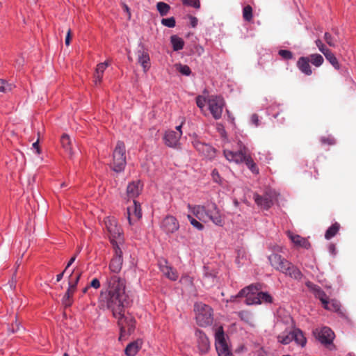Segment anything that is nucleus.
<instances>
[{
  "label": "nucleus",
  "instance_id": "f257e3e1",
  "mask_svg": "<svg viewBox=\"0 0 356 356\" xmlns=\"http://www.w3.org/2000/svg\"><path fill=\"white\" fill-rule=\"evenodd\" d=\"M125 289V280L112 275L107 277L106 282L103 284L98 298L99 307L111 310L113 317L118 320L121 336L126 334L128 320L131 317L130 315L124 314V302L127 300Z\"/></svg>",
  "mask_w": 356,
  "mask_h": 356
},
{
  "label": "nucleus",
  "instance_id": "f03ea898",
  "mask_svg": "<svg viewBox=\"0 0 356 356\" xmlns=\"http://www.w3.org/2000/svg\"><path fill=\"white\" fill-rule=\"evenodd\" d=\"M189 211L200 221L208 222L211 221L214 225L222 227L224 225L223 216L217 205L213 203H208L206 205H188Z\"/></svg>",
  "mask_w": 356,
  "mask_h": 356
},
{
  "label": "nucleus",
  "instance_id": "7ed1b4c3",
  "mask_svg": "<svg viewBox=\"0 0 356 356\" xmlns=\"http://www.w3.org/2000/svg\"><path fill=\"white\" fill-rule=\"evenodd\" d=\"M270 265L277 270L295 280H301L302 274L293 264L277 254H272L268 257Z\"/></svg>",
  "mask_w": 356,
  "mask_h": 356
},
{
  "label": "nucleus",
  "instance_id": "20e7f679",
  "mask_svg": "<svg viewBox=\"0 0 356 356\" xmlns=\"http://www.w3.org/2000/svg\"><path fill=\"white\" fill-rule=\"evenodd\" d=\"M126 148L123 142L118 141L113 152L111 168L116 172L124 171L126 166Z\"/></svg>",
  "mask_w": 356,
  "mask_h": 356
},
{
  "label": "nucleus",
  "instance_id": "39448f33",
  "mask_svg": "<svg viewBox=\"0 0 356 356\" xmlns=\"http://www.w3.org/2000/svg\"><path fill=\"white\" fill-rule=\"evenodd\" d=\"M106 229L109 234V238L113 247H120L124 241L121 228L118 225L116 219L113 217H106L104 220Z\"/></svg>",
  "mask_w": 356,
  "mask_h": 356
},
{
  "label": "nucleus",
  "instance_id": "423d86ee",
  "mask_svg": "<svg viewBox=\"0 0 356 356\" xmlns=\"http://www.w3.org/2000/svg\"><path fill=\"white\" fill-rule=\"evenodd\" d=\"M194 311L197 323L202 327L209 325L213 322V313L211 308L202 302L195 304Z\"/></svg>",
  "mask_w": 356,
  "mask_h": 356
},
{
  "label": "nucleus",
  "instance_id": "0eeeda50",
  "mask_svg": "<svg viewBox=\"0 0 356 356\" xmlns=\"http://www.w3.org/2000/svg\"><path fill=\"white\" fill-rule=\"evenodd\" d=\"M215 346L218 356H234L222 327H218L216 330Z\"/></svg>",
  "mask_w": 356,
  "mask_h": 356
},
{
  "label": "nucleus",
  "instance_id": "6e6552de",
  "mask_svg": "<svg viewBox=\"0 0 356 356\" xmlns=\"http://www.w3.org/2000/svg\"><path fill=\"white\" fill-rule=\"evenodd\" d=\"M277 194L272 189H268L264 195L257 193L254 194L253 199L259 207L267 210L272 207L277 200Z\"/></svg>",
  "mask_w": 356,
  "mask_h": 356
},
{
  "label": "nucleus",
  "instance_id": "1a4fd4ad",
  "mask_svg": "<svg viewBox=\"0 0 356 356\" xmlns=\"http://www.w3.org/2000/svg\"><path fill=\"white\" fill-rule=\"evenodd\" d=\"M115 254L113 257V259L111 260L108 268L111 271V273H115L113 275H107L106 277V280L107 277L112 276V275H117L120 277H121L118 274L121 271L123 264V258H122V251L121 250L119 246L113 247ZM106 282H104V284Z\"/></svg>",
  "mask_w": 356,
  "mask_h": 356
},
{
  "label": "nucleus",
  "instance_id": "9d476101",
  "mask_svg": "<svg viewBox=\"0 0 356 356\" xmlns=\"http://www.w3.org/2000/svg\"><path fill=\"white\" fill-rule=\"evenodd\" d=\"M207 104L212 116L216 120L220 119L225 105L223 99L219 96H211L209 98Z\"/></svg>",
  "mask_w": 356,
  "mask_h": 356
},
{
  "label": "nucleus",
  "instance_id": "9b49d317",
  "mask_svg": "<svg viewBox=\"0 0 356 356\" xmlns=\"http://www.w3.org/2000/svg\"><path fill=\"white\" fill-rule=\"evenodd\" d=\"M258 289L253 285L248 286L239 291L238 297H245V302L246 305H259V299H258Z\"/></svg>",
  "mask_w": 356,
  "mask_h": 356
},
{
  "label": "nucleus",
  "instance_id": "f8f14e48",
  "mask_svg": "<svg viewBox=\"0 0 356 356\" xmlns=\"http://www.w3.org/2000/svg\"><path fill=\"white\" fill-rule=\"evenodd\" d=\"M314 337L321 343L330 344L334 339V334L328 327L316 328L313 331Z\"/></svg>",
  "mask_w": 356,
  "mask_h": 356
},
{
  "label": "nucleus",
  "instance_id": "ddd939ff",
  "mask_svg": "<svg viewBox=\"0 0 356 356\" xmlns=\"http://www.w3.org/2000/svg\"><path fill=\"white\" fill-rule=\"evenodd\" d=\"M161 227L166 234H172L179 229V224L176 218L168 216L163 220Z\"/></svg>",
  "mask_w": 356,
  "mask_h": 356
},
{
  "label": "nucleus",
  "instance_id": "4468645a",
  "mask_svg": "<svg viewBox=\"0 0 356 356\" xmlns=\"http://www.w3.org/2000/svg\"><path fill=\"white\" fill-rule=\"evenodd\" d=\"M181 135L182 131H167L163 136L164 143L170 147H177L179 145V139Z\"/></svg>",
  "mask_w": 356,
  "mask_h": 356
},
{
  "label": "nucleus",
  "instance_id": "2eb2a0df",
  "mask_svg": "<svg viewBox=\"0 0 356 356\" xmlns=\"http://www.w3.org/2000/svg\"><path fill=\"white\" fill-rule=\"evenodd\" d=\"M142 217L140 204L136 200H134L133 207L127 209V218L131 226H134L135 222L138 221Z\"/></svg>",
  "mask_w": 356,
  "mask_h": 356
},
{
  "label": "nucleus",
  "instance_id": "dca6fc26",
  "mask_svg": "<svg viewBox=\"0 0 356 356\" xmlns=\"http://www.w3.org/2000/svg\"><path fill=\"white\" fill-rule=\"evenodd\" d=\"M195 337L197 338V343L199 352L201 354L207 353L210 348V342L206 334L201 330L195 332Z\"/></svg>",
  "mask_w": 356,
  "mask_h": 356
},
{
  "label": "nucleus",
  "instance_id": "f3484780",
  "mask_svg": "<svg viewBox=\"0 0 356 356\" xmlns=\"http://www.w3.org/2000/svg\"><path fill=\"white\" fill-rule=\"evenodd\" d=\"M286 234L296 248H302L305 249H309L310 248V243L306 238L302 237L301 236L294 234L291 231H288Z\"/></svg>",
  "mask_w": 356,
  "mask_h": 356
},
{
  "label": "nucleus",
  "instance_id": "a211bd4d",
  "mask_svg": "<svg viewBox=\"0 0 356 356\" xmlns=\"http://www.w3.org/2000/svg\"><path fill=\"white\" fill-rule=\"evenodd\" d=\"M223 152L225 157L229 162L240 163L243 162L245 159V154L242 150L234 152L228 149H224Z\"/></svg>",
  "mask_w": 356,
  "mask_h": 356
},
{
  "label": "nucleus",
  "instance_id": "6ab92c4d",
  "mask_svg": "<svg viewBox=\"0 0 356 356\" xmlns=\"http://www.w3.org/2000/svg\"><path fill=\"white\" fill-rule=\"evenodd\" d=\"M143 189V184L140 181H134L129 183L127 187V195L129 198H136Z\"/></svg>",
  "mask_w": 356,
  "mask_h": 356
},
{
  "label": "nucleus",
  "instance_id": "aec40b11",
  "mask_svg": "<svg viewBox=\"0 0 356 356\" xmlns=\"http://www.w3.org/2000/svg\"><path fill=\"white\" fill-rule=\"evenodd\" d=\"M61 145L65 152L69 154L70 157L72 158L74 154L73 149L75 141L72 139L69 135L64 134L60 138Z\"/></svg>",
  "mask_w": 356,
  "mask_h": 356
},
{
  "label": "nucleus",
  "instance_id": "412c9836",
  "mask_svg": "<svg viewBox=\"0 0 356 356\" xmlns=\"http://www.w3.org/2000/svg\"><path fill=\"white\" fill-rule=\"evenodd\" d=\"M143 345L141 339H137L134 341L129 343L125 348L124 353L127 356H135Z\"/></svg>",
  "mask_w": 356,
  "mask_h": 356
},
{
  "label": "nucleus",
  "instance_id": "4be33fe9",
  "mask_svg": "<svg viewBox=\"0 0 356 356\" xmlns=\"http://www.w3.org/2000/svg\"><path fill=\"white\" fill-rule=\"evenodd\" d=\"M160 269L163 274L168 279L173 281L177 280L178 274L177 271L172 269V268L170 266H168L166 261H164L163 264H160Z\"/></svg>",
  "mask_w": 356,
  "mask_h": 356
},
{
  "label": "nucleus",
  "instance_id": "5701e85b",
  "mask_svg": "<svg viewBox=\"0 0 356 356\" xmlns=\"http://www.w3.org/2000/svg\"><path fill=\"white\" fill-rule=\"evenodd\" d=\"M297 67L300 71L305 75L309 76L312 74V70L309 65V58L308 57H300L297 62Z\"/></svg>",
  "mask_w": 356,
  "mask_h": 356
},
{
  "label": "nucleus",
  "instance_id": "b1692460",
  "mask_svg": "<svg viewBox=\"0 0 356 356\" xmlns=\"http://www.w3.org/2000/svg\"><path fill=\"white\" fill-rule=\"evenodd\" d=\"M293 341L300 346L301 348H304L307 343V339L305 337L302 331L299 328H294L292 330Z\"/></svg>",
  "mask_w": 356,
  "mask_h": 356
},
{
  "label": "nucleus",
  "instance_id": "393cba45",
  "mask_svg": "<svg viewBox=\"0 0 356 356\" xmlns=\"http://www.w3.org/2000/svg\"><path fill=\"white\" fill-rule=\"evenodd\" d=\"M138 61L142 66L143 71L147 72L150 67V58L148 53L144 51H138Z\"/></svg>",
  "mask_w": 356,
  "mask_h": 356
},
{
  "label": "nucleus",
  "instance_id": "a878e982",
  "mask_svg": "<svg viewBox=\"0 0 356 356\" xmlns=\"http://www.w3.org/2000/svg\"><path fill=\"white\" fill-rule=\"evenodd\" d=\"M307 285L313 291L315 297L321 301L322 304H324V302L327 300L326 294L319 286H316L311 282H308Z\"/></svg>",
  "mask_w": 356,
  "mask_h": 356
},
{
  "label": "nucleus",
  "instance_id": "bb28decb",
  "mask_svg": "<svg viewBox=\"0 0 356 356\" xmlns=\"http://www.w3.org/2000/svg\"><path fill=\"white\" fill-rule=\"evenodd\" d=\"M202 282L207 288H209L216 283V275L211 272H209L207 268H204Z\"/></svg>",
  "mask_w": 356,
  "mask_h": 356
},
{
  "label": "nucleus",
  "instance_id": "cd10ccee",
  "mask_svg": "<svg viewBox=\"0 0 356 356\" xmlns=\"http://www.w3.org/2000/svg\"><path fill=\"white\" fill-rule=\"evenodd\" d=\"M108 66L107 62L101 63L97 65L95 73V83L97 85L102 81L104 72Z\"/></svg>",
  "mask_w": 356,
  "mask_h": 356
},
{
  "label": "nucleus",
  "instance_id": "c85d7f7f",
  "mask_svg": "<svg viewBox=\"0 0 356 356\" xmlns=\"http://www.w3.org/2000/svg\"><path fill=\"white\" fill-rule=\"evenodd\" d=\"M277 339V341L283 345L289 344L293 341L292 330L280 333Z\"/></svg>",
  "mask_w": 356,
  "mask_h": 356
},
{
  "label": "nucleus",
  "instance_id": "c756f323",
  "mask_svg": "<svg viewBox=\"0 0 356 356\" xmlns=\"http://www.w3.org/2000/svg\"><path fill=\"white\" fill-rule=\"evenodd\" d=\"M170 42L174 51H179L184 48V42L182 38L177 35H172L170 38Z\"/></svg>",
  "mask_w": 356,
  "mask_h": 356
},
{
  "label": "nucleus",
  "instance_id": "7c9ffc66",
  "mask_svg": "<svg viewBox=\"0 0 356 356\" xmlns=\"http://www.w3.org/2000/svg\"><path fill=\"white\" fill-rule=\"evenodd\" d=\"M248 260V255L246 251L241 248L238 250L236 262L238 266L244 265Z\"/></svg>",
  "mask_w": 356,
  "mask_h": 356
},
{
  "label": "nucleus",
  "instance_id": "2f4dec72",
  "mask_svg": "<svg viewBox=\"0 0 356 356\" xmlns=\"http://www.w3.org/2000/svg\"><path fill=\"white\" fill-rule=\"evenodd\" d=\"M323 307L325 309L332 312H339L340 309V303L336 300H327L324 302Z\"/></svg>",
  "mask_w": 356,
  "mask_h": 356
},
{
  "label": "nucleus",
  "instance_id": "473e14b6",
  "mask_svg": "<svg viewBox=\"0 0 356 356\" xmlns=\"http://www.w3.org/2000/svg\"><path fill=\"white\" fill-rule=\"evenodd\" d=\"M323 55L325 56V58L330 62V63L336 70H339L340 65L338 62V60L336 58V56L334 55V54H332L330 49L327 52H324Z\"/></svg>",
  "mask_w": 356,
  "mask_h": 356
},
{
  "label": "nucleus",
  "instance_id": "72a5a7b5",
  "mask_svg": "<svg viewBox=\"0 0 356 356\" xmlns=\"http://www.w3.org/2000/svg\"><path fill=\"white\" fill-rule=\"evenodd\" d=\"M340 225L339 223L335 222L332 226H330L325 234V237L326 239L329 240L334 237L339 229Z\"/></svg>",
  "mask_w": 356,
  "mask_h": 356
},
{
  "label": "nucleus",
  "instance_id": "f704fd0d",
  "mask_svg": "<svg viewBox=\"0 0 356 356\" xmlns=\"http://www.w3.org/2000/svg\"><path fill=\"white\" fill-rule=\"evenodd\" d=\"M309 61L315 67H320L324 61L323 56L318 54H313L309 56Z\"/></svg>",
  "mask_w": 356,
  "mask_h": 356
},
{
  "label": "nucleus",
  "instance_id": "c9c22d12",
  "mask_svg": "<svg viewBox=\"0 0 356 356\" xmlns=\"http://www.w3.org/2000/svg\"><path fill=\"white\" fill-rule=\"evenodd\" d=\"M243 162L245 163L247 167L252 171V172L254 174L259 173V169L250 156H247L245 155V159Z\"/></svg>",
  "mask_w": 356,
  "mask_h": 356
},
{
  "label": "nucleus",
  "instance_id": "e433bc0d",
  "mask_svg": "<svg viewBox=\"0 0 356 356\" xmlns=\"http://www.w3.org/2000/svg\"><path fill=\"white\" fill-rule=\"evenodd\" d=\"M156 8L161 16L166 15L170 10V6L164 2H158L156 4Z\"/></svg>",
  "mask_w": 356,
  "mask_h": 356
},
{
  "label": "nucleus",
  "instance_id": "4c0bfd02",
  "mask_svg": "<svg viewBox=\"0 0 356 356\" xmlns=\"http://www.w3.org/2000/svg\"><path fill=\"white\" fill-rule=\"evenodd\" d=\"M14 86L4 79H0V92L6 93L11 91Z\"/></svg>",
  "mask_w": 356,
  "mask_h": 356
},
{
  "label": "nucleus",
  "instance_id": "58836bf2",
  "mask_svg": "<svg viewBox=\"0 0 356 356\" xmlns=\"http://www.w3.org/2000/svg\"><path fill=\"white\" fill-rule=\"evenodd\" d=\"M215 149L212 147L210 145L207 144L204 150L201 152L205 157L208 159H212L215 156Z\"/></svg>",
  "mask_w": 356,
  "mask_h": 356
},
{
  "label": "nucleus",
  "instance_id": "ea45409f",
  "mask_svg": "<svg viewBox=\"0 0 356 356\" xmlns=\"http://www.w3.org/2000/svg\"><path fill=\"white\" fill-rule=\"evenodd\" d=\"M258 299H259V304L262 302L270 303L272 302L271 296L266 292H258Z\"/></svg>",
  "mask_w": 356,
  "mask_h": 356
},
{
  "label": "nucleus",
  "instance_id": "a19ab883",
  "mask_svg": "<svg viewBox=\"0 0 356 356\" xmlns=\"http://www.w3.org/2000/svg\"><path fill=\"white\" fill-rule=\"evenodd\" d=\"M243 17L245 21L250 22L252 19V8L250 6L248 5L243 8Z\"/></svg>",
  "mask_w": 356,
  "mask_h": 356
},
{
  "label": "nucleus",
  "instance_id": "79ce46f5",
  "mask_svg": "<svg viewBox=\"0 0 356 356\" xmlns=\"http://www.w3.org/2000/svg\"><path fill=\"white\" fill-rule=\"evenodd\" d=\"M182 3L184 6L193 7L195 9H199L200 8V0H182Z\"/></svg>",
  "mask_w": 356,
  "mask_h": 356
},
{
  "label": "nucleus",
  "instance_id": "37998d69",
  "mask_svg": "<svg viewBox=\"0 0 356 356\" xmlns=\"http://www.w3.org/2000/svg\"><path fill=\"white\" fill-rule=\"evenodd\" d=\"M161 24L167 27L173 28L175 26L176 22L173 17L168 18H163L161 19Z\"/></svg>",
  "mask_w": 356,
  "mask_h": 356
},
{
  "label": "nucleus",
  "instance_id": "c03bdc74",
  "mask_svg": "<svg viewBox=\"0 0 356 356\" xmlns=\"http://www.w3.org/2000/svg\"><path fill=\"white\" fill-rule=\"evenodd\" d=\"M188 219L189 220L191 224L197 229L202 230L204 229L203 225L198 220L193 218L191 215L187 216Z\"/></svg>",
  "mask_w": 356,
  "mask_h": 356
},
{
  "label": "nucleus",
  "instance_id": "a18cd8bd",
  "mask_svg": "<svg viewBox=\"0 0 356 356\" xmlns=\"http://www.w3.org/2000/svg\"><path fill=\"white\" fill-rule=\"evenodd\" d=\"M177 69L181 74L185 76H189L191 73L190 67L186 65H179Z\"/></svg>",
  "mask_w": 356,
  "mask_h": 356
},
{
  "label": "nucleus",
  "instance_id": "49530a36",
  "mask_svg": "<svg viewBox=\"0 0 356 356\" xmlns=\"http://www.w3.org/2000/svg\"><path fill=\"white\" fill-rule=\"evenodd\" d=\"M180 282L185 286H193V279L188 275H184L181 277Z\"/></svg>",
  "mask_w": 356,
  "mask_h": 356
},
{
  "label": "nucleus",
  "instance_id": "de8ad7c7",
  "mask_svg": "<svg viewBox=\"0 0 356 356\" xmlns=\"http://www.w3.org/2000/svg\"><path fill=\"white\" fill-rule=\"evenodd\" d=\"M207 102H208V100H207V99L202 96H198L196 98L197 106L202 110L205 106V105L207 104Z\"/></svg>",
  "mask_w": 356,
  "mask_h": 356
},
{
  "label": "nucleus",
  "instance_id": "09e8293b",
  "mask_svg": "<svg viewBox=\"0 0 356 356\" xmlns=\"http://www.w3.org/2000/svg\"><path fill=\"white\" fill-rule=\"evenodd\" d=\"M278 54L284 59L290 60L293 58V54L289 50L282 49L279 51Z\"/></svg>",
  "mask_w": 356,
  "mask_h": 356
},
{
  "label": "nucleus",
  "instance_id": "8fccbe9b",
  "mask_svg": "<svg viewBox=\"0 0 356 356\" xmlns=\"http://www.w3.org/2000/svg\"><path fill=\"white\" fill-rule=\"evenodd\" d=\"M134 327H135V320L131 316V317L129 318V320H128V323L127 325V332L130 334L134 331Z\"/></svg>",
  "mask_w": 356,
  "mask_h": 356
},
{
  "label": "nucleus",
  "instance_id": "3c124183",
  "mask_svg": "<svg viewBox=\"0 0 356 356\" xmlns=\"http://www.w3.org/2000/svg\"><path fill=\"white\" fill-rule=\"evenodd\" d=\"M74 290L72 289V288H68L67 291H66L63 298V303L66 305V306H68L70 305V302H68V300L69 298H70V296L72 295L73 292H74Z\"/></svg>",
  "mask_w": 356,
  "mask_h": 356
},
{
  "label": "nucleus",
  "instance_id": "603ef678",
  "mask_svg": "<svg viewBox=\"0 0 356 356\" xmlns=\"http://www.w3.org/2000/svg\"><path fill=\"white\" fill-rule=\"evenodd\" d=\"M324 39H325L326 43L329 46H330V47H335L336 46V44L334 42V40L333 37L329 33H325Z\"/></svg>",
  "mask_w": 356,
  "mask_h": 356
},
{
  "label": "nucleus",
  "instance_id": "864d4df0",
  "mask_svg": "<svg viewBox=\"0 0 356 356\" xmlns=\"http://www.w3.org/2000/svg\"><path fill=\"white\" fill-rule=\"evenodd\" d=\"M211 177L216 183L222 184V178L220 177L218 171L216 169L213 170L211 172Z\"/></svg>",
  "mask_w": 356,
  "mask_h": 356
},
{
  "label": "nucleus",
  "instance_id": "5fc2aeb1",
  "mask_svg": "<svg viewBox=\"0 0 356 356\" xmlns=\"http://www.w3.org/2000/svg\"><path fill=\"white\" fill-rule=\"evenodd\" d=\"M193 146L195 147V148L200 153L202 152V150H204V148L205 147V145H207L206 143H202L198 140H195L193 142Z\"/></svg>",
  "mask_w": 356,
  "mask_h": 356
},
{
  "label": "nucleus",
  "instance_id": "6e6d98bb",
  "mask_svg": "<svg viewBox=\"0 0 356 356\" xmlns=\"http://www.w3.org/2000/svg\"><path fill=\"white\" fill-rule=\"evenodd\" d=\"M80 278V275H76L74 277H72L71 275V279L69 281V286L70 288H72L73 290H75L76 285L77 282H79Z\"/></svg>",
  "mask_w": 356,
  "mask_h": 356
},
{
  "label": "nucleus",
  "instance_id": "4d7b16f0",
  "mask_svg": "<svg viewBox=\"0 0 356 356\" xmlns=\"http://www.w3.org/2000/svg\"><path fill=\"white\" fill-rule=\"evenodd\" d=\"M315 43L317 46V47L318 48V50L323 54H324V52H327L329 49H327L325 44L322 42V41L321 40H316L315 41Z\"/></svg>",
  "mask_w": 356,
  "mask_h": 356
},
{
  "label": "nucleus",
  "instance_id": "13d9d810",
  "mask_svg": "<svg viewBox=\"0 0 356 356\" xmlns=\"http://www.w3.org/2000/svg\"><path fill=\"white\" fill-rule=\"evenodd\" d=\"M16 282H17L16 278H15V277L13 276L4 286L6 289H9L10 290H14L16 287Z\"/></svg>",
  "mask_w": 356,
  "mask_h": 356
},
{
  "label": "nucleus",
  "instance_id": "bf43d9fd",
  "mask_svg": "<svg viewBox=\"0 0 356 356\" xmlns=\"http://www.w3.org/2000/svg\"><path fill=\"white\" fill-rule=\"evenodd\" d=\"M101 284L97 278H94L91 280L89 286L97 289L100 287Z\"/></svg>",
  "mask_w": 356,
  "mask_h": 356
},
{
  "label": "nucleus",
  "instance_id": "052dcab7",
  "mask_svg": "<svg viewBox=\"0 0 356 356\" xmlns=\"http://www.w3.org/2000/svg\"><path fill=\"white\" fill-rule=\"evenodd\" d=\"M250 120H251V123L252 124H254L256 127L259 126V117H258V115L257 114L252 115Z\"/></svg>",
  "mask_w": 356,
  "mask_h": 356
},
{
  "label": "nucleus",
  "instance_id": "680f3d73",
  "mask_svg": "<svg viewBox=\"0 0 356 356\" xmlns=\"http://www.w3.org/2000/svg\"><path fill=\"white\" fill-rule=\"evenodd\" d=\"M32 149L35 151L37 154L40 153V149L39 147L38 140L32 144Z\"/></svg>",
  "mask_w": 356,
  "mask_h": 356
},
{
  "label": "nucleus",
  "instance_id": "e2e57ef3",
  "mask_svg": "<svg viewBox=\"0 0 356 356\" xmlns=\"http://www.w3.org/2000/svg\"><path fill=\"white\" fill-rule=\"evenodd\" d=\"M321 140L323 143H327L329 145H332L334 143V139L333 138H321Z\"/></svg>",
  "mask_w": 356,
  "mask_h": 356
},
{
  "label": "nucleus",
  "instance_id": "0e129e2a",
  "mask_svg": "<svg viewBox=\"0 0 356 356\" xmlns=\"http://www.w3.org/2000/svg\"><path fill=\"white\" fill-rule=\"evenodd\" d=\"M191 25L192 27H195L197 25V19L195 17L193 16H189Z\"/></svg>",
  "mask_w": 356,
  "mask_h": 356
},
{
  "label": "nucleus",
  "instance_id": "69168bd1",
  "mask_svg": "<svg viewBox=\"0 0 356 356\" xmlns=\"http://www.w3.org/2000/svg\"><path fill=\"white\" fill-rule=\"evenodd\" d=\"M71 40V31L69 29L65 37V43L67 46L70 45Z\"/></svg>",
  "mask_w": 356,
  "mask_h": 356
},
{
  "label": "nucleus",
  "instance_id": "338daca9",
  "mask_svg": "<svg viewBox=\"0 0 356 356\" xmlns=\"http://www.w3.org/2000/svg\"><path fill=\"white\" fill-rule=\"evenodd\" d=\"M329 252L332 255H335L336 254V248H335L334 245H333V244L330 245V246H329Z\"/></svg>",
  "mask_w": 356,
  "mask_h": 356
},
{
  "label": "nucleus",
  "instance_id": "774afa93",
  "mask_svg": "<svg viewBox=\"0 0 356 356\" xmlns=\"http://www.w3.org/2000/svg\"><path fill=\"white\" fill-rule=\"evenodd\" d=\"M76 254H74L70 259V261H68L67 264V266L65 268V270H67L74 262V261L76 260Z\"/></svg>",
  "mask_w": 356,
  "mask_h": 356
}]
</instances>
